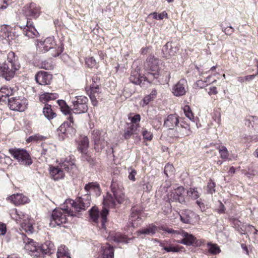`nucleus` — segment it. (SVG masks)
<instances>
[{
  "mask_svg": "<svg viewBox=\"0 0 258 258\" xmlns=\"http://www.w3.org/2000/svg\"><path fill=\"white\" fill-rule=\"evenodd\" d=\"M86 65L89 68H93L96 65V60L93 57H90L86 59Z\"/></svg>",
  "mask_w": 258,
  "mask_h": 258,
  "instance_id": "obj_52",
  "label": "nucleus"
},
{
  "mask_svg": "<svg viewBox=\"0 0 258 258\" xmlns=\"http://www.w3.org/2000/svg\"><path fill=\"white\" fill-rule=\"evenodd\" d=\"M48 171L52 177H64L67 176L65 172L68 173L67 176H72L77 171L75 158L73 156H69L62 159L58 165H49Z\"/></svg>",
  "mask_w": 258,
  "mask_h": 258,
  "instance_id": "obj_2",
  "label": "nucleus"
},
{
  "mask_svg": "<svg viewBox=\"0 0 258 258\" xmlns=\"http://www.w3.org/2000/svg\"><path fill=\"white\" fill-rule=\"evenodd\" d=\"M53 247V243L50 241H46L43 244L40 245V249L43 253V257L45 254L51 253Z\"/></svg>",
  "mask_w": 258,
  "mask_h": 258,
  "instance_id": "obj_29",
  "label": "nucleus"
},
{
  "mask_svg": "<svg viewBox=\"0 0 258 258\" xmlns=\"http://www.w3.org/2000/svg\"><path fill=\"white\" fill-rule=\"evenodd\" d=\"M215 186L216 184L214 182L211 180V179L210 180L209 182L208 183L207 185V189L208 191L212 194L213 192H215Z\"/></svg>",
  "mask_w": 258,
  "mask_h": 258,
  "instance_id": "obj_51",
  "label": "nucleus"
},
{
  "mask_svg": "<svg viewBox=\"0 0 258 258\" xmlns=\"http://www.w3.org/2000/svg\"><path fill=\"white\" fill-rule=\"evenodd\" d=\"M174 170V168L172 164H167L164 167V173L166 176H171Z\"/></svg>",
  "mask_w": 258,
  "mask_h": 258,
  "instance_id": "obj_49",
  "label": "nucleus"
},
{
  "mask_svg": "<svg viewBox=\"0 0 258 258\" xmlns=\"http://www.w3.org/2000/svg\"><path fill=\"white\" fill-rule=\"evenodd\" d=\"M129 79L132 83L137 85H140L142 82L139 74L136 71L131 73Z\"/></svg>",
  "mask_w": 258,
  "mask_h": 258,
  "instance_id": "obj_37",
  "label": "nucleus"
},
{
  "mask_svg": "<svg viewBox=\"0 0 258 258\" xmlns=\"http://www.w3.org/2000/svg\"><path fill=\"white\" fill-rule=\"evenodd\" d=\"M90 94H95V95L99 97V92L100 91L99 87L97 85H92L90 87Z\"/></svg>",
  "mask_w": 258,
  "mask_h": 258,
  "instance_id": "obj_55",
  "label": "nucleus"
},
{
  "mask_svg": "<svg viewBox=\"0 0 258 258\" xmlns=\"http://www.w3.org/2000/svg\"><path fill=\"white\" fill-rule=\"evenodd\" d=\"M46 138L39 134L30 136L26 140L27 142H38L44 140Z\"/></svg>",
  "mask_w": 258,
  "mask_h": 258,
  "instance_id": "obj_47",
  "label": "nucleus"
},
{
  "mask_svg": "<svg viewBox=\"0 0 258 258\" xmlns=\"http://www.w3.org/2000/svg\"><path fill=\"white\" fill-rule=\"evenodd\" d=\"M183 111L185 116L191 121L195 122V119L191 110L189 106L186 105L184 107Z\"/></svg>",
  "mask_w": 258,
  "mask_h": 258,
  "instance_id": "obj_48",
  "label": "nucleus"
},
{
  "mask_svg": "<svg viewBox=\"0 0 258 258\" xmlns=\"http://www.w3.org/2000/svg\"><path fill=\"white\" fill-rule=\"evenodd\" d=\"M208 248L209 252L213 254H217L221 251L220 247L216 244L208 243Z\"/></svg>",
  "mask_w": 258,
  "mask_h": 258,
  "instance_id": "obj_39",
  "label": "nucleus"
},
{
  "mask_svg": "<svg viewBox=\"0 0 258 258\" xmlns=\"http://www.w3.org/2000/svg\"><path fill=\"white\" fill-rule=\"evenodd\" d=\"M142 135L143 136V138L147 141H151L153 139L152 133L150 131H148L146 128L143 129L142 131Z\"/></svg>",
  "mask_w": 258,
  "mask_h": 258,
  "instance_id": "obj_50",
  "label": "nucleus"
},
{
  "mask_svg": "<svg viewBox=\"0 0 258 258\" xmlns=\"http://www.w3.org/2000/svg\"><path fill=\"white\" fill-rule=\"evenodd\" d=\"M138 128V125L134 124V123H127L123 135L124 138L128 139L132 136L136 134Z\"/></svg>",
  "mask_w": 258,
  "mask_h": 258,
  "instance_id": "obj_26",
  "label": "nucleus"
},
{
  "mask_svg": "<svg viewBox=\"0 0 258 258\" xmlns=\"http://www.w3.org/2000/svg\"><path fill=\"white\" fill-rule=\"evenodd\" d=\"M188 196L191 197L194 199H197L200 196L201 193L197 188L190 187L187 191Z\"/></svg>",
  "mask_w": 258,
  "mask_h": 258,
  "instance_id": "obj_40",
  "label": "nucleus"
},
{
  "mask_svg": "<svg viewBox=\"0 0 258 258\" xmlns=\"http://www.w3.org/2000/svg\"><path fill=\"white\" fill-rule=\"evenodd\" d=\"M43 113L44 115L49 120L53 118L56 114L52 111L50 105L45 104L43 108Z\"/></svg>",
  "mask_w": 258,
  "mask_h": 258,
  "instance_id": "obj_33",
  "label": "nucleus"
},
{
  "mask_svg": "<svg viewBox=\"0 0 258 258\" xmlns=\"http://www.w3.org/2000/svg\"><path fill=\"white\" fill-rule=\"evenodd\" d=\"M58 95L56 93H52L46 92L40 95L39 99L41 102L43 103L50 101L53 100L57 98Z\"/></svg>",
  "mask_w": 258,
  "mask_h": 258,
  "instance_id": "obj_31",
  "label": "nucleus"
},
{
  "mask_svg": "<svg viewBox=\"0 0 258 258\" xmlns=\"http://www.w3.org/2000/svg\"><path fill=\"white\" fill-rule=\"evenodd\" d=\"M7 200L15 206L25 204L29 202L28 197L22 194H13L8 197Z\"/></svg>",
  "mask_w": 258,
  "mask_h": 258,
  "instance_id": "obj_19",
  "label": "nucleus"
},
{
  "mask_svg": "<svg viewBox=\"0 0 258 258\" xmlns=\"http://www.w3.org/2000/svg\"><path fill=\"white\" fill-rule=\"evenodd\" d=\"M57 103L60 107L61 111L64 114H69L71 112V107H69L66 102L62 100H57Z\"/></svg>",
  "mask_w": 258,
  "mask_h": 258,
  "instance_id": "obj_34",
  "label": "nucleus"
},
{
  "mask_svg": "<svg viewBox=\"0 0 258 258\" xmlns=\"http://www.w3.org/2000/svg\"><path fill=\"white\" fill-rule=\"evenodd\" d=\"M63 49L62 44H57L53 37L46 38L44 41L38 42L37 50L40 52L49 51L53 57L58 56Z\"/></svg>",
  "mask_w": 258,
  "mask_h": 258,
  "instance_id": "obj_4",
  "label": "nucleus"
},
{
  "mask_svg": "<svg viewBox=\"0 0 258 258\" xmlns=\"http://www.w3.org/2000/svg\"><path fill=\"white\" fill-rule=\"evenodd\" d=\"M156 90L155 89L152 90L149 95H147L144 98L143 100L144 104H148L151 100H153L154 98L156 97Z\"/></svg>",
  "mask_w": 258,
  "mask_h": 258,
  "instance_id": "obj_43",
  "label": "nucleus"
},
{
  "mask_svg": "<svg viewBox=\"0 0 258 258\" xmlns=\"http://www.w3.org/2000/svg\"><path fill=\"white\" fill-rule=\"evenodd\" d=\"M131 118V122L130 123H134V124L138 125V127H139V122L141 120V116L139 114H136L133 117H130Z\"/></svg>",
  "mask_w": 258,
  "mask_h": 258,
  "instance_id": "obj_54",
  "label": "nucleus"
},
{
  "mask_svg": "<svg viewBox=\"0 0 258 258\" xmlns=\"http://www.w3.org/2000/svg\"><path fill=\"white\" fill-rule=\"evenodd\" d=\"M102 134V132L98 130H94L91 133L92 140L94 143V148L97 151L103 149L107 143Z\"/></svg>",
  "mask_w": 258,
  "mask_h": 258,
  "instance_id": "obj_13",
  "label": "nucleus"
},
{
  "mask_svg": "<svg viewBox=\"0 0 258 258\" xmlns=\"http://www.w3.org/2000/svg\"><path fill=\"white\" fill-rule=\"evenodd\" d=\"M26 100L20 97H12L8 99V105L14 111H23L26 108Z\"/></svg>",
  "mask_w": 258,
  "mask_h": 258,
  "instance_id": "obj_14",
  "label": "nucleus"
},
{
  "mask_svg": "<svg viewBox=\"0 0 258 258\" xmlns=\"http://www.w3.org/2000/svg\"><path fill=\"white\" fill-rule=\"evenodd\" d=\"M89 146V139L87 136L81 137L79 142L78 149L81 153L87 151Z\"/></svg>",
  "mask_w": 258,
  "mask_h": 258,
  "instance_id": "obj_30",
  "label": "nucleus"
},
{
  "mask_svg": "<svg viewBox=\"0 0 258 258\" xmlns=\"http://www.w3.org/2000/svg\"><path fill=\"white\" fill-rule=\"evenodd\" d=\"M57 258H71L68 247L65 245L58 247L57 251Z\"/></svg>",
  "mask_w": 258,
  "mask_h": 258,
  "instance_id": "obj_32",
  "label": "nucleus"
},
{
  "mask_svg": "<svg viewBox=\"0 0 258 258\" xmlns=\"http://www.w3.org/2000/svg\"><path fill=\"white\" fill-rule=\"evenodd\" d=\"M179 216L181 222L186 224H192L199 219L197 214L189 210L182 211Z\"/></svg>",
  "mask_w": 258,
  "mask_h": 258,
  "instance_id": "obj_15",
  "label": "nucleus"
},
{
  "mask_svg": "<svg viewBox=\"0 0 258 258\" xmlns=\"http://www.w3.org/2000/svg\"><path fill=\"white\" fill-rule=\"evenodd\" d=\"M38 66L45 70H52L53 68L52 62L50 60H45L39 63Z\"/></svg>",
  "mask_w": 258,
  "mask_h": 258,
  "instance_id": "obj_42",
  "label": "nucleus"
},
{
  "mask_svg": "<svg viewBox=\"0 0 258 258\" xmlns=\"http://www.w3.org/2000/svg\"><path fill=\"white\" fill-rule=\"evenodd\" d=\"M23 11L27 17L36 19L40 14V8L34 3H31L24 8Z\"/></svg>",
  "mask_w": 258,
  "mask_h": 258,
  "instance_id": "obj_20",
  "label": "nucleus"
},
{
  "mask_svg": "<svg viewBox=\"0 0 258 258\" xmlns=\"http://www.w3.org/2000/svg\"><path fill=\"white\" fill-rule=\"evenodd\" d=\"M164 249L167 252H177L179 251L177 247L173 246L164 247Z\"/></svg>",
  "mask_w": 258,
  "mask_h": 258,
  "instance_id": "obj_59",
  "label": "nucleus"
},
{
  "mask_svg": "<svg viewBox=\"0 0 258 258\" xmlns=\"http://www.w3.org/2000/svg\"><path fill=\"white\" fill-rule=\"evenodd\" d=\"M151 15H152L154 19L158 20H162L167 17V14L165 12H162L158 15L156 13H153L151 14Z\"/></svg>",
  "mask_w": 258,
  "mask_h": 258,
  "instance_id": "obj_53",
  "label": "nucleus"
},
{
  "mask_svg": "<svg viewBox=\"0 0 258 258\" xmlns=\"http://www.w3.org/2000/svg\"><path fill=\"white\" fill-rule=\"evenodd\" d=\"M25 243V249L33 258H43V253L40 249V245L33 239L26 236L23 238Z\"/></svg>",
  "mask_w": 258,
  "mask_h": 258,
  "instance_id": "obj_10",
  "label": "nucleus"
},
{
  "mask_svg": "<svg viewBox=\"0 0 258 258\" xmlns=\"http://www.w3.org/2000/svg\"><path fill=\"white\" fill-rule=\"evenodd\" d=\"M9 28L7 25H3L1 26L0 31V36L4 39L9 38L10 35Z\"/></svg>",
  "mask_w": 258,
  "mask_h": 258,
  "instance_id": "obj_44",
  "label": "nucleus"
},
{
  "mask_svg": "<svg viewBox=\"0 0 258 258\" xmlns=\"http://www.w3.org/2000/svg\"><path fill=\"white\" fill-rule=\"evenodd\" d=\"M85 189L87 190H93L96 192V194L100 193V189L99 185L96 182H91L86 185Z\"/></svg>",
  "mask_w": 258,
  "mask_h": 258,
  "instance_id": "obj_35",
  "label": "nucleus"
},
{
  "mask_svg": "<svg viewBox=\"0 0 258 258\" xmlns=\"http://www.w3.org/2000/svg\"><path fill=\"white\" fill-rule=\"evenodd\" d=\"M111 189L113 196L107 193L104 197L103 205L105 207L113 208L124 201L125 196L123 192L122 185L119 184L116 179H112Z\"/></svg>",
  "mask_w": 258,
  "mask_h": 258,
  "instance_id": "obj_3",
  "label": "nucleus"
},
{
  "mask_svg": "<svg viewBox=\"0 0 258 258\" xmlns=\"http://www.w3.org/2000/svg\"><path fill=\"white\" fill-rule=\"evenodd\" d=\"M10 216L17 223L20 224L21 228L26 232L31 234L33 232V220L28 215L24 214L15 209L12 210Z\"/></svg>",
  "mask_w": 258,
  "mask_h": 258,
  "instance_id": "obj_6",
  "label": "nucleus"
},
{
  "mask_svg": "<svg viewBox=\"0 0 258 258\" xmlns=\"http://www.w3.org/2000/svg\"><path fill=\"white\" fill-rule=\"evenodd\" d=\"M160 60L154 55H150L147 58L145 67L147 73L145 80L152 82L159 77Z\"/></svg>",
  "mask_w": 258,
  "mask_h": 258,
  "instance_id": "obj_5",
  "label": "nucleus"
},
{
  "mask_svg": "<svg viewBox=\"0 0 258 258\" xmlns=\"http://www.w3.org/2000/svg\"><path fill=\"white\" fill-rule=\"evenodd\" d=\"M223 31H224L226 35H230L234 32V29L231 26L227 27L224 28Z\"/></svg>",
  "mask_w": 258,
  "mask_h": 258,
  "instance_id": "obj_63",
  "label": "nucleus"
},
{
  "mask_svg": "<svg viewBox=\"0 0 258 258\" xmlns=\"http://www.w3.org/2000/svg\"><path fill=\"white\" fill-rule=\"evenodd\" d=\"M98 98L99 97L95 95V94H90V98L91 100V101L92 102V104L94 106H96L97 104V98Z\"/></svg>",
  "mask_w": 258,
  "mask_h": 258,
  "instance_id": "obj_62",
  "label": "nucleus"
},
{
  "mask_svg": "<svg viewBox=\"0 0 258 258\" xmlns=\"http://www.w3.org/2000/svg\"><path fill=\"white\" fill-rule=\"evenodd\" d=\"M179 123V117L177 115L175 114H170L164 120V126L169 130H172L174 127H176Z\"/></svg>",
  "mask_w": 258,
  "mask_h": 258,
  "instance_id": "obj_25",
  "label": "nucleus"
},
{
  "mask_svg": "<svg viewBox=\"0 0 258 258\" xmlns=\"http://www.w3.org/2000/svg\"><path fill=\"white\" fill-rule=\"evenodd\" d=\"M141 214V213L137 211L134 208L132 209L130 220L133 227H136L140 224L142 221Z\"/></svg>",
  "mask_w": 258,
  "mask_h": 258,
  "instance_id": "obj_27",
  "label": "nucleus"
},
{
  "mask_svg": "<svg viewBox=\"0 0 258 258\" xmlns=\"http://www.w3.org/2000/svg\"><path fill=\"white\" fill-rule=\"evenodd\" d=\"M187 81L184 79H180L178 82L173 86L172 92L176 96H181L186 93Z\"/></svg>",
  "mask_w": 258,
  "mask_h": 258,
  "instance_id": "obj_21",
  "label": "nucleus"
},
{
  "mask_svg": "<svg viewBox=\"0 0 258 258\" xmlns=\"http://www.w3.org/2000/svg\"><path fill=\"white\" fill-rule=\"evenodd\" d=\"M7 63H12V64H19L17 61V58L15 55V54L12 52H10L7 55V62H5Z\"/></svg>",
  "mask_w": 258,
  "mask_h": 258,
  "instance_id": "obj_41",
  "label": "nucleus"
},
{
  "mask_svg": "<svg viewBox=\"0 0 258 258\" xmlns=\"http://www.w3.org/2000/svg\"><path fill=\"white\" fill-rule=\"evenodd\" d=\"M113 240L116 242H128L127 238L125 235L119 233H116L113 237Z\"/></svg>",
  "mask_w": 258,
  "mask_h": 258,
  "instance_id": "obj_45",
  "label": "nucleus"
},
{
  "mask_svg": "<svg viewBox=\"0 0 258 258\" xmlns=\"http://www.w3.org/2000/svg\"><path fill=\"white\" fill-rule=\"evenodd\" d=\"M170 131L169 133V135L170 138H172L174 139H177L178 138H181V137L179 136V134L177 133L176 129L174 130H170Z\"/></svg>",
  "mask_w": 258,
  "mask_h": 258,
  "instance_id": "obj_56",
  "label": "nucleus"
},
{
  "mask_svg": "<svg viewBox=\"0 0 258 258\" xmlns=\"http://www.w3.org/2000/svg\"><path fill=\"white\" fill-rule=\"evenodd\" d=\"M20 68V64L0 63V75L6 80H10L14 77L16 72L19 70Z\"/></svg>",
  "mask_w": 258,
  "mask_h": 258,
  "instance_id": "obj_11",
  "label": "nucleus"
},
{
  "mask_svg": "<svg viewBox=\"0 0 258 258\" xmlns=\"http://www.w3.org/2000/svg\"><path fill=\"white\" fill-rule=\"evenodd\" d=\"M161 229L168 233H170L174 237L180 235L183 238L178 242L187 245L192 244L196 240V238L190 234L183 231V230H174L172 229L166 227H161Z\"/></svg>",
  "mask_w": 258,
  "mask_h": 258,
  "instance_id": "obj_8",
  "label": "nucleus"
},
{
  "mask_svg": "<svg viewBox=\"0 0 258 258\" xmlns=\"http://www.w3.org/2000/svg\"><path fill=\"white\" fill-rule=\"evenodd\" d=\"M7 231L6 225L3 223H0V234L5 235Z\"/></svg>",
  "mask_w": 258,
  "mask_h": 258,
  "instance_id": "obj_60",
  "label": "nucleus"
},
{
  "mask_svg": "<svg viewBox=\"0 0 258 258\" xmlns=\"http://www.w3.org/2000/svg\"><path fill=\"white\" fill-rule=\"evenodd\" d=\"M52 79V76L47 72L40 71L35 75L37 83L41 85L49 84Z\"/></svg>",
  "mask_w": 258,
  "mask_h": 258,
  "instance_id": "obj_23",
  "label": "nucleus"
},
{
  "mask_svg": "<svg viewBox=\"0 0 258 258\" xmlns=\"http://www.w3.org/2000/svg\"><path fill=\"white\" fill-rule=\"evenodd\" d=\"M12 163L11 158L5 154H0V164L3 166H7L11 165Z\"/></svg>",
  "mask_w": 258,
  "mask_h": 258,
  "instance_id": "obj_36",
  "label": "nucleus"
},
{
  "mask_svg": "<svg viewBox=\"0 0 258 258\" xmlns=\"http://www.w3.org/2000/svg\"><path fill=\"white\" fill-rule=\"evenodd\" d=\"M95 256L96 258H113V248L108 244H106L101 247L99 252Z\"/></svg>",
  "mask_w": 258,
  "mask_h": 258,
  "instance_id": "obj_22",
  "label": "nucleus"
},
{
  "mask_svg": "<svg viewBox=\"0 0 258 258\" xmlns=\"http://www.w3.org/2000/svg\"><path fill=\"white\" fill-rule=\"evenodd\" d=\"M20 28L23 29V34L28 38H34L38 35V32L35 28L33 23L28 19L25 26H21Z\"/></svg>",
  "mask_w": 258,
  "mask_h": 258,
  "instance_id": "obj_18",
  "label": "nucleus"
},
{
  "mask_svg": "<svg viewBox=\"0 0 258 258\" xmlns=\"http://www.w3.org/2000/svg\"><path fill=\"white\" fill-rule=\"evenodd\" d=\"M246 231L247 232H249L250 234H252L253 232H258V230H256L255 227L252 225H248L246 228Z\"/></svg>",
  "mask_w": 258,
  "mask_h": 258,
  "instance_id": "obj_61",
  "label": "nucleus"
},
{
  "mask_svg": "<svg viewBox=\"0 0 258 258\" xmlns=\"http://www.w3.org/2000/svg\"><path fill=\"white\" fill-rule=\"evenodd\" d=\"M13 90L9 88L8 87H3L0 89V102H6L8 101V97L12 95Z\"/></svg>",
  "mask_w": 258,
  "mask_h": 258,
  "instance_id": "obj_28",
  "label": "nucleus"
},
{
  "mask_svg": "<svg viewBox=\"0 0 258 258\" xmlns=\"http://www.w3.org/2000/svg\"><path fill=\"white\" fill-rule=\"evenodd\" d=\"M158 227L156 225L151 224L147 226L142 228L141 230L137 232V234L138 236H141L142 238H144V236H153L158 231Z\"/></svg>",
  "mask_w": 258,
  "mask_h": 258,
  "instance_id": "obj_24",
  "label": "nucleus"
},
{
  "mask_svg": "<svg viewBox=\"0 0 258 258\" xmlns=\"http://www.w3.org/2000/svg\"><path fill=\"white\" fill-rule=\"evenodd\" d=\"M73 118L72 116H70L69 120L64 122L57 129V133L60 140H63L64 139L67 132L70 127H73Z\"/></svg>",
  "mask_w": 258,
  "mask_h": 258,
  "instance_id": "obj_17",
  "label": "nucleus"
},
{
  "mask_svg": "<svg viewBox=\"0 0 258 258\" xmlns=\"http://www.w3.org/2000/svg\"><path fill=\"white\" fill-rule=\"evenodd\" d=\"M87 102L88 98L86 97L83 96L76 97L75 99L72 101V110L76 114L86 112L88 109Z\"/></svg>",
  "mask_w": 258,
  "mask_h": 258,
  "instance_id": "obj_12",
  "label": "nucleus"
},
{
  "mask_svg": "<svg viewBox=\"0 0 258 258\" xmlns=\"http://www.w3.org/2000/svg\"><path fill=\"white\" fill-rule=\"evenodd\" d=\"M9 152L20 165L26 166L32 164V160L29 153L25 149L11 148L9 150Z\"/></svg>",
  "mask_w": 258,
  "mask_h": 258,
  "instance_id": "obj_7",
  "label": "nucleus"
},
{
  "mask_svg": "<svg viewBox=\"0 0 258 258\" xmlns=\"http://www.w3.org/2000/svg\"><path fill=\"white\" fill-rule=\"evenodd\" d=\"M220 155L221 158L226 159L229 156V152L227 149L224 146H219L217 148Z\"/></svg>",
  "mask_w": 258,
  "mask_h": 258,
  "instance_id": "obj_38",
  "label": "nucleus"
},
{
  "mask_svg": "<svg viewBox=\"0 0 258 258\" xmlns=\"http://www.w3.org/2000/svg\"><path fill=\"white\" fill-rule=\"evenodd\" d=\"M176 129L181 138L188 136L190 134V130H188L187 129H186V128H183L178 125L176 126Z\"/></svg>",
  "mask_w": 258,
  "mask_h": 258,
  "instance_id": "obj_46",
  "label": "nucleus"
},
{
  "mask_svg": "<svg viewBox=\"0 0 258 258\" xmlns=\"http://www.w3.org/2000/svg\"><path fill=\"white\" fill-rule=\"evenodd\" d=\"M108 213V210L104 207L101 213L98 211V208L95 207H92L90 210V216L93 222L99 224L100 223V226L102 228H105V222L107 220V216Z\"/></svg>",
  "mask_w": 258,
  "mask_h": 258,
  "instance_id": "obj_9",
  "label": "nucleus"
},
{
  "mask_svg": "<svg viewBox=\"0 0 258 258\" xmlns=\"http://www.w3.org/2000/svg\"><path fill=\"white\" fill-rule=\"evenodd\" d=\"M184 192V188L182 186H179L168 194V199L172 201H178L180 203H183L185 202Z\"/></svg>",
  "mask_w": 258,
  "mask_h": 258,
  "instance_id": "obj_16",
  "label": "nucleus"
},
{
  "mask_svg": "<svg viewBox=\"0 0 258 258\" xmlns=\"http://www.w3.org/2000/svg\"><path fill=\"white\" fill-rule=\"evenodd\" d=\"M179 125L181 127H182L184 128H186V129H187L188 130H190V126L189 124L184 119L179 120Z\"/></svg>",
  "mask_w": 258,
  "mask_h": 258,
  "instance_id": "obj_57",
  "label": "nucleus"
},
{
  "mask_svg": "<svg viewBox=\"0 0 258 258\" xmlns=\"http://www.w3.org/2000/svg\"><path fill=\"white\" fill-rule=\"evenodd\" d=\"M208 94L209 95H211L212 94L216 95L218 93V91L217 90V88L216 87H211L209 88V91H208Z\"/></svg>",
  "mask_w": 258,
  "mask_h": 258,
  "instance_id": "obj_64",
  "label": "nucleus"
},
{
  "mask_svg": "<svg viewBox=\"0 0 258 258\" xmlns=\"http://www.w3.org/2000/svg\"><path fill=\"white\" fill-rule=\"evenodd\" d=\"M82 154L83 158L85 160L87 161L89 163H92V162H93V159L91 157L90 155L89 154H88L87 151L84 152V153H82Z\"/></svg>",
  "mask_w": 258,
  "mask_h": 258,
  "instance_id": "obj_58",
  "label": "nucleus"
},
{
  "mask_svg": "<svg viewBox=\"0 0 258 258\" xmlns=\"http://www.w3.org/2000/svg\"><path fill=\"white\" fill-rule=\"evenodd\" d=\"M91 197L85 195L84 197L79 198L76 201L71 199L67 200L60 209L54 210L51 214L50 226L55 227L66 223L68 221L67 216L71 217L79 216V213L85 211L90 206Z\"/></svg>",
  "mask_w": 258,
  "mask_h": 258,
  "instance_id": "obj_1",
  "label": "nucleus"
}]
</instances>
